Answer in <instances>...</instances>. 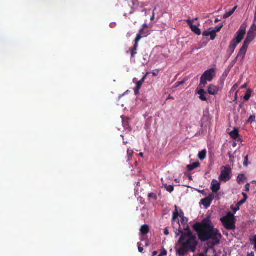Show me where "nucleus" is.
Here are the masks:
<instances>
[{
    "label": "nucleus",
    "instance_id": "1",
    "mask_svg": "<svg viewBox=\"0 0 256 256\" xmlns=\"http://www.w3.org/2000/svg\"><path fill=\"white\" fill-rule=\"evenodd\" d=\"M194 228L198 232V238L202 242L211 240L210 244L212 247L220 243L222 236L218 229L214 228L210 218H204L201 223L194 224Z\"/></svg>",
    "mask_w": 256,
    "mask_h": 256
},
{
    "label": "nucleus",
    "instance_id": "2",
    "mask_svg": "<svg viewBox=\"0 0 256 256\" xmlns=\"http://www.w3.org/2000/svg\"><path fill=\"white\" fill-rule=\"evenodd\" d=\"M186 234H182L178 240L180 248L176 250V252L180 256H184L188 252H194L198 244V241L195 235L190 230L189 226L184 228Z\"/></svg>",
    "mask_w": 256,
    "mask_h": 256
},
{
    "label": "nucleus",
    "instance_id": "3",
    "mask_svg": "<svg viewBox=\"0 0 256 256\" xmlns=\"http://www.w3.org/2000/svg\"><path fill=\"white\" fill-rule=\"evenodd\" d=\"M222 224L226 230H232L236 228L234 216L231 212L220 218Z\"/></svg>",
    "mask_w": 256,
    "mask_h": 256
},
{
    "label": "nucleus",
    "instance_id": "4",
    "mask_svg": "<svg viewBox=\"0 0 256 256\" xmlns=\"http://www.w3.org/2000/svg\"><path fill=\"white\" fill-rule=\"evenodd\" d=\"M216 74V69L214 68H211L204 72L200 77V86L203 85V87H204L207 84V81H212Z\"/></svg>",
    "mask_w": 256,
    "mask_h": 256
},
{
    "label": "nucleus",
    "instance_id": "5",
    "mask_svg": "<svg viewBox=\"0 0 256 256\" xmlns=\"http://www.w3.org/2000/svg\"><path fill=\"white\" fill-rule=\"evenodd\" d=\"M224 169L222 170L219 176V178L224 182L228 181L230 178V174L231 169L230 168L224 167Z\"/></svg>",
    "mask_w": 256,
    "mask_h": 256
},
{
    "label": "nucleus",
    "instance_id": "6",
    "mask_svg": "<svg viewBox=\"0 0 256 256\" xmlns=\"http://www.w3.org/2000/svg\"><path fill=\"white\" fill-rule=\"evenodd\" d=\"M245 34L246 29L242 28H240L236 32L235 38H234L233 40H234L235 42L238 44L242 42V40L244 38Z\"/></svg>",
    "mask_w": 256,
    "mask_h": 256
},
{
    "label": "nucleus",
    "instance_id": "7",
    "mask_svg": "<svg viewBox=\"0 0 256 256\" xmlns=\"http://www.w3.org/2000/svg\"><path fill=\"white\" fill-rule=\"evenodd\" d=\"M175 208V210L173 212L172 214V224L174 225L175 222L177 223L178 216H180V218H184V212L182 210H180V212L178 211V207L176 206H174Z\"/></svg>",
    "mask_w": 256,
    "mask_h": 256
},
{
    "label": "nucleus",
    "instance_id": "8",
    "mask_svg": "<svg viewBox=\"0 0 256 256\" xmlns=\"http://www.w3.org/2000/svg\"><path fill=\"white\" fill-rule=\"evenodd\" d=\"M188 24L190 26L191 30L194 34L197 35H200L201 34L200 30L196 26L193 25V20H191L190 19H188L186 20Z\"/></svg>",
    "mask_w": 256,
    "mask_h": 256
},
{
    "label": "nucleus",
    "instance_id": "9",
    "mask_svg": "<svg viewBox=\"0 0 256 256\" xmlns=\"http://www.w3.org/2000/svg\"><path fill=\"white\" fill-rule=\"evenodd\" d=\"M135 44L134 46L130 48L129 51L130 52L132 58H134L135 56L137 54V49L138 47V43L139 42V37L138 38H136L134 40Z\"/></svg>",
    "mask_w": 256,
    "mask_h": 256
},
{
    "label": "nucleus",
    "instance_id": "10",
    "mask_svg": "<svg viewBox=\"0 0 256 256\" xmlns=\"http://www.w3.org/2000/svg\"><path fill=\"white\" fill-rule=\"evenodd\" d=\"M220 182L216 180H214L211 184V190L213 192H216L220 190Z\"/></svg>",
    "mask_w": 256,
    "mask_h": 256
},
{
    "label": "nucleus",
    "instance_id": "11",
    "mask_svg": "<svg viewBox=\"0 0 256 256\" xmlns=\"http://www.w3.org/2000/svg\"><path fill=\"white\" fill-rule=\"evenodd\" d=\"M219 88L212 84H210L208 90V93L211 95L217 94L219 91Z\"/></svg>",
    "mask_w": 256,
    "mask_h": 256
},
{
    "label": "nucleus",
    "instance_id": "12",
    "mask_svg": "<svg viewBox=\"0 0 256 256\" xmlns=\"http://www.w3.org/2000/svg\"><path fill=\"white\" fill-rule=\"evenodd\" d=\"M237 44H238L235 42L234 40H232L228 49V53L230 56L234 52V50L237 46Z\"/></svg>",
    "mask_w": 256,
    "mask_h": 256
},
{
    "label": "nucleus",
    "instance_id": "13",
    "mask_svg": "<svg viewBox=\"0 0 256 256\" xmlns=\"http://www.w3.org/2000/svg\"><path fill=\"white\" fill-rule=\"evenodd\" d=\"M150 34L148 30H144V28H142L140 30L138 34H137L136 38H138L139 37V41L143 38L146 37Z\"/></svg>",
    "mask_w": 256,
    "mask_h": 256
},
{
    "label": "nucleus",
    "instance_id": "14",
    "mask_svg": "<svg viewBox=\"0 0 256 256\" xmlns=\"http://www.w3.org/2000/svg\"><path fill=\"white\" fill-rule=\"evenodd\" d=\"M202 35L204 36H210V39L212 40H214L216 36V34H214V32H213L212 30H210L204 31L202 33Z\"/></svg>",
    "mask_w": 256,
    "mask_h": 256
},
{
    "label": "nucleus",
    "instance_id": "15",
    "mask_svg": "<svg viewBox=\"0 0 256 256\" xmlns=\"http://www.w3.org/2000/svg\"><path fill=\"white\" fill-rule=\"evenodd\" d=\"M197 93L200 95V99L202 101H206V92L204 89L202 88L198 91Z\"/></svg>",
    "mask_w": 256,
    "mask_h": 256
},
{
    "label": "nucleus",
    "instance_id": "16",
    "mask_svg": "<svg viewBox=\"0 0 256 256\" xmlns=\"http://www.w3.org/2000/svg\"><path fill=\"white\" fill-rule=\"evenodd\" d=\"M247 49L248 48L242 46L240 48V49L238 54V58H241L242 60L244 59L245 56L246 54V53L247 52Z\"/></svg>",
    "mask_w": 256,
    "mask_h": 256
},
{
    "label": "nucleus",
    "instance_id": "17",
    "mask_svg": "<svg viewBox=\"0 0 256 256\" xmlns=\"http://www.w3.org/2000/svg\"><path fill=\"white\" fill-rule=\"evenodd\" d=\"M140 233L142 235L147 234L150 232L149 226L147 224L142 225L140 230Z\"/></svg>",
    "mask_w": 256,
    "mask_h": 256
},
{
    "label": "nucleus",
    "instance_id": "18",
    "mask_svg": "<svg viewBox=\"0 0 256 256\" xmlns=\"http://www.w3.org/2000/svg\"><path fill=\"white\" fill-rule=\"evenodd\" d=\"M230 136L233 139H236L240 136L238 133V128H234L232 131L230 132Z\"/></svg>",
    "mask_w": 256,
    "mask_h": 256
},
{
    "label": "nucleus",
    "instance_id": "19",
    "mask_svg": "<svg viewBox=\"0 0 256 256\" xmlns=\"http://www.w3.org/2000/svg\"><path fill=\"white\" fill-rule=\"evenodd\" d=\"M247 180V178L244 174H240L237 178V182L240 184Z\"/></svg>",
    "mask_w": 256,
    "mask_h": 256
},
{
    "label": "nucleus",
    "instance_id": "20",
    "mask_svg": "<svg viewBox=\"0 0 256 256\" xmlns=\"http://www.w3.org/2000/svg\"><path fill=\"white\" fill-rule=\"evenodd\" d=\"M177 224L178 226V229H176V230L175 231L176 236L178 237L180 235V236H182V234H186V232H184L182 231V229L181 228L179 220H178Z\"/></svg>",
    "mask_w": 256,
    "mask_h": 256
},
{
    "label": "nucleus",
    "instance_id": "21",
    "mask_svg": "<svg viewBox=\"0 0 256 256\" xmlns=\"http://www.w3.org/2000/svg\"><path fill=\"white\" fill-rule=\"evenodd\" d=\"M200 166V164L198 162H194L192 164L187 166V168L188 171H192L196 168H197Z\"/></svg>",
    "mask_w": 256,
    "mask_h": 256
},
{
    "label": "nucleus",
    "instance_id": "22",
    "mask_svg": "<svg viewBox=\"0 0 256 256\" xmlns=\"http://www.w3.org/2000/svg\"><path fill=\"white\" fill-rule=\"evenodd\" d=\"M201 203L206 208L209 207L212 204V202H210V200L207 198L202 199L201 200Z\"/></svg>",
    "mask_w": 256,
    "mask_h": 256
},
{
    "label": "nucleus",
    "instance_id": "23",
    "mask_svg": "<svg viewBox=\"0 0 256 256\" xmlns=\"http://www.w3.org/2000/svg\"><path fill=\"white\" fill-rule=\"evenodd\" d=\"M237 8V6H234L230 11L229 12H228L226 13L224 16H223V18H229L230 16H231L234 13V12H235V10H236Z\"/></svg>",
    "mask_w": 256,
    "mask_h": 256
},
{
    "label": "nucleus",
    "instance_id": "24",
    "mask_svg": "<svg viewBox=\"0 0 256 256\" xmlns=\"http://www.w3.org/2000/svg\"><path fill=\"white\" fill-rule=\"evenodd\" d=\"M256 36V33L253 32L252 31H248L246 38L250 40L253 41Z\"/></svg>",
    "mask_w": 256,
    "mask_h": 256
},
{
    "label": "nucleus",
    "instance_id": "25",
    "mask_svg": "<svg viewBox=\"0 0 256 256\" xmlns=\"http://www.w3.org/2000/svg\"><path fill=\"white\" fill-rule=\"evenodd\" d=\"M206 156V150H202V152H200L198 154V158L201 160H204Z\"/></svg>",
    "mask_w": 256,
    "mask_h": 256
},
{
    "label": "nucleus",
    "instance_id": "26",
    "mask_svg": "<svg viewBox=\"0 0 256 256\" xmlns=\"http://www.w3.org/2000/svg\"><path fill=\"white\" fill-rule=\"evenodd\" d=\"M180 222H181V224H183L184 226V228H187V226H188V218H186V217H184V218H181Z\"/></svg>",
    "mask_w": 256,
    "mask_h": 256
},
{
    "label": "nucleus",
    "instance_id": "27",
    "mask_svg": "<svg viewBox=\"0 0 256 256\" xmlns=\"http://www.w3.org/2000/svg\"><path fill=\"white\" fill-rule=\"evenodd\" d=\"M148 74L147 73L145 76H144L139 81L136 82V86L140 87L141 88L142 86V85L143 83L144 82L145 80L146 79V76Z\"/></svg>",
    "mask_w": 256,
    "mask_h": 256
},
{
    "label": "nucleus",
    "instance_id": "28",
    "mask_svg": "<svg viewBox=\"0 0 256 256\" xmlns=\"http://www.w3.org/2000/svg\"><path fill=\"white\" fill-rule=\"evenodd\" d=\"M251 94H252V92L250 89L247 90V91L244 97V100H248L250 98V96H251Z\"/></svg>",
    "mask_w": 256,
    "mask_h": 256
},
{
    "label": "nucleus",
    "instance_id": "29",
    "mask_svg": "<svg viewBox=\"0 0 256 256\" xmlns=\"http://www.w3.org/2000/svg\"><path fill=\"white\" fill-rule=\"evenodd\" d=\"M252 42V40H249V39H248V38H246L245 39V40H244V44H243V45H242V46L248 48L249 44H250V43Z\"/></svg>",
    "mask_w": 256,
    "mask_h": 256
},
{
    "label": "nucleus",
    "instance_id": "30",
    "mask_svg": "<svg viewBox=\"0 0 256 256\" xmlns=\"http://www.w3.org/2000/svg\"><path fill=\"white\" fill-rule=\"evenodd\" d=\"M252 42V40H249V39H248V38H246L245 39V40H244V44H243V45H242V46L248 48L249 44H250V43Z\"/></svg>",
    "mask_w": 256,
    "mask_h": 256
},
{
    "label": "nucleus",
    "instance_id": "31",
    "mask_svg": "<svg viewBox=\"0 0 256 256\" xmlns=\"http://www.w3.org/2000/svg\"><path fill=\"white\" fill-rule=\"evenodd\" d=\"M165 188L166 190L167 191H168L170 192H172L174 190V188L172 185H166L165 186Z\"/></svg>",
    "mask_w": 256,
    "mask_h": 256
},
{
    "label": "nucleus",
    "instance_id": "32",
    "mask_svg": "<svg viewBox=\"0 0 256 256\" xmlns=\"http://www.w3.org/2000/svg\"><path fill=\"white\" fill-rule=\"evenodd\" d=\"M256 117L254 115H252L250 116V117L248 118L247 122L248 123H252L253 122H254L256 120Z\"/></svg>",
    "mask_w": 256,
    "mask_h": 256
},
{
    "label": "nucleus",
    "instance_id": "33",
    "mask_svg": "<svg viewBox=\"0 0 256 256\" xmlns=\"http://www.w3.org/2000/svg\"><path fill=\"white\" fill-rule=\"evenodd\" d=\"M186 81V80H183L181 82H176L174 84V87L175 88H176L184 84L185 83Z\"/></svg>",
    "mask_w": 256,
    "mask_h": 256
},
{
    "label": "nucleus",
    "instance_id": "34",
    "mask_svg": "<svg viewBox=\"0 0 256 256\" xmlns=\"http://www.w3.org/2000/svg\"><path fill=\"white\" fill-rule=\"evenodd\" d=\"M148 197L149 198H154V200H156L158 198L156 194L152 192L148 194Z\"/></svg>",
    "mask_w": 256,
    "mask_h": 256
},
{
    "label": "nucleus",
    "instance_id": "35",
    "mask_svg": "<svg viewBox=\"0 0 256 256\" xmlns=\"http://www.w3.org/2000/svg\"><path fill=\"white\" fill-rule=\"evenodd\" d=\"M222 26H223L222 24H221L220 26H217L216 27L215 30H212V31L214 32L215 34H216V32H218L220 30L222 29Z\"/></svg>",
    "mask_w": 256,
    "mask_h": 256
},
{
    "label": "nucleus",
    "instance_id": "36",
    "mask_svg": "<svg viewBox=\"0 0 256 256\" xmlns=\"http://www.w3.org/2000/svg\"><path fill=\"white\" fill-rule=\"evenodd\" d=\"M128 118H126V120H124V118L122 119V124L124 127L129 126L128 124Z\"/></svg>",
    "mask_w": 256,
    "mask_h": 256
},
{
    "label": "nucleus",
    "instance_id": "37",
    "mask_svg": "<svg viewBox=\"0 0 256 256\" xmlns=\"http://www.w3.org/2000/svg\"><path fill=\"white\" fill-rule=\"evenodd\" d=\"M127 154L128 157V159L132 158V154H134V152L132 150L128 149L127 150Z\"/></svg>",
    "mask_w": 256,
    "mask_h": 256
},
{
    "label": "nucleus",
    "instance_id": "38",
    "mask_svg": "<svg viewBox=\"0 0 256 256\" xmlns=\"http://www.w3.org/2000/svg\"><path fill=\"white\" fill-rule=\"evenodd\" d=\"M249 31H252L253 32H256V25L254 24L251 26L250 30Z\"/></svg>",
    "mask_w": 256,
    "mask_h": 256
},
{
    "label": "nucleus",
    "instance_id": "39",
    "mask_svg": "<svg viewBox=\"0 0 256 256\" xmlns=\"http://www.w3.org/2000/svg\"><path fill=\"white\" fill-rule=\"evenodd\" d=\"M140 87H138V86H136V88L134 89V94L136 95H138L140 94Z\"/></svg>",
    "mask_w": 256,
    "mask_h": 256
},
{
    "label": "nucleus",
    "instance_id": "40",
    "mask_svg": "<svg viewBox=\"0 0 256 256\" xmlns=\"http://www.w3.org/2000/svg\"><path fill=\"white\" fill-rule=\"evenodd\" d=\"M244 166H248V156L244 158Z\"/></svg>",
    "mask_w": 256,
    "mask_h": 256
},
{
    "label": "nucleus",
    "instance_id": "41",
    "mask_svg": "<svg viewBox=\"0 0 256 256\" xmlns=\"http://www.w3.org/2000/svg\"><path fill=\"white\" fill-rule=\"evenodd\" d=\"M138 251L142 253L144 251V248H143V247L141 246L142 244L138 243Z\"/></svg>",
    "mask_w": 256,
    "mask_h": 256
},
{
    "label": "nucleus",
    "instance_id": "42",
    "mask_svg": "<svg viewBox=\"0 0 256 256\" xmlns=\"http://www.w3.org/2000/svg\"><path fill=\"white\" fill-rule=\"evenodd\" d=\"M207 198L209 199L210 200V202H212V200L214 199V196L212 194H210L209 196L206 197Z\"/></svg>",
    "mask_w": 256,
    "mask_h": 256
},
{
    "label": "nucleus",
    "instance_id": "43",
    "mask_svg": "<svg viewBox=\"0 0 256 256\" xmlns=\"http://www.w3.org/2000/svg\"><path fill=\"white\" fill-rule=\"evenodd\" d=\"M158 72H159V70H153L152 73L154 76H156L158 75Z\"/></svg>",
    "mask_w": 256,
    "mask_h": 256
},
{
    "label": "nucleus",
    "instance_id": "44",
    "mask_svg": "<svg viewBox=\"0 0 256 256\" xmlns=\"http://www.w3.org/2000/svg\"><path fill=\"white\" fill-rule=\"evenodd\" d=\"M250 184L248 183L245 186V190L246 192H248L250 190Z\"/></svg>",
    "mask_w": 256,
    "mask_h": 256
},
{
    "label": "nucleus",
    "instance_id": "45",
    "mask_svg": "<svg viewBox=\"0 0 256 256\" xmlns=\"http://www.w3.org/2000/svg\"><path fill=\"white\" fill-rule=\"evenodd\" d=\"M250 240L252 244H254L256 242V236H254L250 239Z\"/></svg>",
    "mask_w": 256,
    "mask_h": 256
},
{
    "label": "nucleus",
    "instance_id": "46",
    "mask_svg": "<svg viewBox=\"0 0 256 256\" xmlns=\"http://www.w3.org/2000/svg\"><path fill=\"white\" fill-rule=\"evenodd\" d=\"M246 202V200H244V199H243V200H240V201L238 202V206H240V205H242V204H244V203H245V202Z\"/></svg>",
    "mask_w": 256,
    "mask_h": 256
},
{
    "label": "nucleus",
    "instance_id": "47",
    "mask_svg": "<svg viewBox=\"0 0 256 256\" xmlns=\"http://www.w3.org/2000/svg\"><path fill=\"white\" fill-rule=\"evenodd\" d=\"M164 234L166 236H168L169 234V232H168V228H164Z\"/></svg>",
    "mask_w": 256,
    "mask_h": 256
},
{
    "label": "nucleus",
    "instance_id": "48",
    "mask_svg": "<svg viewBox=\"0 0 256 256\" xmlns=\"http://www.w3.org/2000/svg\"><path fill=\"white\" fill-rule=\"evenodd\" d=\"M242 194L244 196V200H246L248 199V198L246 194L244 192H242Z\"/></svg>",
    "mask_w": 256,
    "mask_h": 256
},
{
    "label": "nucleus",
    "instance_id": "49",
    "mask_svg": "<svg viewBox=\"0 0 256 256\" xmlns=\"http://www.w3.org/2000/svg\"><path fill=\"white\" fill-rule=\"evenodd\" d=\"M166 254H167L166 251L165 250H164V251H163V252H162L160 254V255H161V256H162L166 255Z\"/></svg>",
    "mask_w": 256,
    "mask_h": 256
},
{
    "label": "nucleus",
    "instance_id": "50",
    "mask_svg": "<svg viewBox=\"0 0 256 256\" xmlns=\"http://www.w3.org/2000/svg\"><path fill=\"white\" fill-rule=\"evenodd\" d=\"M157 254H158L157 251H154L152 252V256H156Z\"/></svg>",
    "mask_w": 256,
    "mask_h": 256
},
{
    "label": "nucleus",
    "instance_id": "51",
    "mask_svg": "<svg viewBox=\"0 0 256 256\" xmlns=\"http://www.w3.org/2000/svg\"><path fill=\"white\" fill-rule=\"evenodd\" d=\"M248 256H254V253L253 252H252L250 254H248Z\"/></svg>",
    "mask_w": 256,
    "mask_h": 256
},
{
    "label": "nucleus",
    "instance_id": "52",
    "mask_svg": "<svg viewBox=\"0 0 256 256\" xmlns=\"http://www.w3.org/2000/svg\"><path fill=\"white\" fill-rule=\"evenodd\" d=\"M238 58H238V56L235 58V59L234 60V62H236L238 60Z\"/></svg>",
    "mask_w": 256,
    "mask_h": 256
},
{
    "label": "nucleus",
    "instance_id": "53",
    "mask_svg": "<svg viewBox=\"0 0 256 256\" xmlns=\"http://www.w3.org/2000/svg\"><path fill=\"white\" fill-rule=\"evenodd\" d=\"M254 22H256V10L254 14Z\"/></svg>",
    "mask_w": 256,
    "mask_h": 256
},
{
    "label": "nucleus",
    "instance_id": "54",
    "mask_svg": "<svg viewBox=\"0 0 256 256\" xmlns=\"http://www.w3.org/2000/svg\"><path fill=\"white\" fill-rule=\"evenodd\" d=\"M254 249L256 250V242L255 244H254Z\"/></svg>",
    "mask_w": 256,
    "mask_h": 256
},
{
    "label": "nucleus",
    "instance_id": "55",
    "mask_svg": "<svg viewBox=\"0 0 256 256\" xmlns=\"http://www.w3.org/2000/svg\"><path fill=\"white\" fill-rule=\"evenodd\" d=\"M198 20V18H196L194 19H193L192 20H193V22H194V20Z\"/></svg>",
    "mask_w": 256,
    "mask_h": 256
},
{
    "label": "nucleus",
    "instance_id": "56",
    "mask_svg": "<svg viewBox=\"0 0 256 256\" xmlns=\"http://www.w3.org/2000/svg\"><path fill=\"white\" fill-rule=\"evenodd\" d=\"M144 27L147 28H148L147 24H144Z\"/></svg>",
    "mask_w": 256,
    "mask_h": 256
},
{
    "label": "nucleus",
    "instance_id": "57",
    "mask_svg": "<svg viewBox=\"0 0 256 256\" xmlns=\"http://www.w3.org/2000/svg\"><path fill=\"white\" fill-rule=\"evenodd\" d=\"M140 156L142 157L143 156H144V154H143V153L141 152V153L140 154Z\"/></svg>",
    "mask_w": 256,
    "mask_h": 256
},
{
    "label": "nucleus",
    "instance_id": "58",
    "mask_svg": "<svg viewBox=\"0 0 256 256\" xmlns=\"http://www.w3.org/2000/svg\"><path fill=\"white\" fill-rule=\"evenodd\" d=\"M218 22V19H216L215 20V22Z\"/></svg>",
    "mask_w": 256,
    "mask_h": 256
},
{
    "label": "nucleus",
    "instance_id": "59",
    "mask_svg": "<svg viewBox=\"0 0 256 256\" xmlns=\"http://www.w3.org/2000/svg\"><path fill=\"white\" fill-rule=\"evenodd\" d=\"M246 85H244L242 86V88H246Z\"/></svg>",
    "mask_w": 256,
    "mask_h": 256
},
{
    "label": "nucleus",
    "instance_id": "60",
    "mask_svg": "<svg viewBox=\"0 0 256 256\" xmlns=\"http://www.w3.org/2000/svg\"><path fill=\"white\" fill-rule=\"evenodd\" d=\"M154 14H153L152 17V20L154 18Z\"/></svg>",
    "mask_w": 256,
    "mask_h": 256
},
{
    "label": "nucleus",
    "instance_id": "61",
    "mask_svg": "<svg viewBox=\"0 0 256 256\" xmlns=\"http://www.w3.org/2000/svg\"><path fill=\"white\" fill-rule=\"evenodd\" d=\"M190 179L192 180V176H190Z\"/></svg>",
    "mask_w": 256,
    "mask_h": 256
},
{
    "label": "nucleus",
    "instance_id": "62",
    "mask_svg": "<svg viewBox=\"0 0 256 256\" xmlns=\"http://www.w3.org/2000/svg\"><path fill=\"white\" fill-rule=\"evenodd\" d=\"M238 209H239V208H238L236 210L235 212H236L237 210H238Z\"/></svg>",
    "mask_w": 256,
    "mask_h": 256
},
{
    "label": "nucleus",
    "instance_id": "63",
    "mask_svg": "<svg viewBox=\"0 0 256 256\" xmlns=\"http://www.w3.org/2000/svg\"><path fill=\"white\" fill-rule=\"evenodd\" d=\"M158 256H161V255H160V254H159Z\"/></svg>",
    "mask_w": 256,
    "mask_h": 256
}]
</instances>
